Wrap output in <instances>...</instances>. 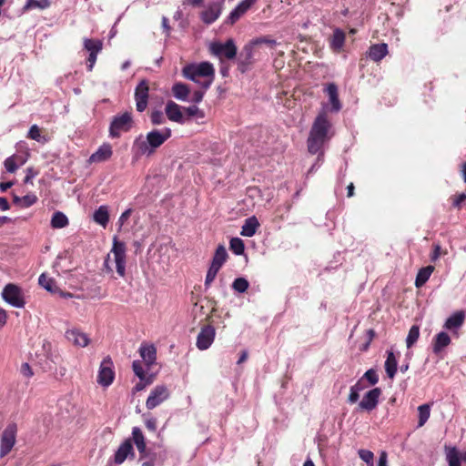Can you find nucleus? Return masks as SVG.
Masks as SVG:
<instances>
[{
  "label": "nucleus",
  "instance_id": "1",
  "mask_svg": "<svg viewBox=\"0 0 466 466\" xmlns=\"http://www.w3.org/2000/svg\"><path fill=\"white\" fill-rule=\"evenodd\" d=\"M331 124L325 112L319 113L315 118L308 137V150L310 154H319L318 161L322 159L323 145L330 138L329 136Z\"/></svg>",
  "mask_w": 466,
  "mask_h": 466
},
{
  "label": "nucleus",
  "instance_id": "2",
  "mask_svg": "<svg viewBox=\"0 0 466 466\" xmlns=\"http://www.w3.org/2000/svg\"><path fill=\"white\" fill-rule=\"evenodd\" d=\"M170 137L171 130L168 127L162 130L154 129L147 134L146 138L141 136L137 137L133 144V150L139 156H151Z\"/></svg>",
  "mask_w": 466,
  "mask_h": 466
},
{
  "label": "nucleus",
  "instance_id": "3",
  "mask_svg": "<svg viewBox=\"0 0 466 466\" xmlns=\"http://www.w3.org/2000/svg\"><path fill=\"white\" fill-rule=\"evenodd\" d=\"M183 75L200 85L205 90L208 89L215 75L213 65L209 62H202L198 65H189L183 68Z\"/></svg>",
  "mask_w": 466,
  "mask_h": 466
},
{
  "label": "nucleus",
  "instance_id": "4",
  "mask_svg": "<svg viewBox=\"0 0 466 466\" xmlns=\"http://www.w3.org/2000/svg\"><path fill=\"white\" fill-rule=\"evenodd\" d=\"M210 54L218 57L221 62L224 59L232 60L236 58L238 48L232 38L228 39L225 43L218 41L212 42L208 46Z\"/></svg>",
  "mask_w": 466,
  "mask_h": 466
},
{
  "label": "nucleus",
  "instance_id": "5",
  "mask_svg": "<svg viewBox=\"0 0 466 466\" xmlns=\"http://www.w3.org/2000/svg\"><path fill=\"white\" fill-rule=\"evenodd\" d=\"M134 125L132 114L125 112L113 117L109 127V136L111 137H119L122 133L128 132Z\"/></svg>",
  "mask_w": 466,
  "mask_h": 466
},
{
  "label": "nucleus",
  "instance_id": "6",
  "mask_svg": "<svg viewBox=\"0 0 466 466\" xmlns=\"http://www.w3.org/2000/svg\"><path fill=\"white\" fill-rule=\"evenodd\" d=\"M2 299L12 307L22 309L25 305L22 289L14 283H8L2 290Z\"/></svg>",
  "mask_w": 466,
  "mask_h": 466
},
{
  "label": "nucleus",
  "instance_id": "7",
  "mask_svg": "<svg viewBox=\"0 0 466 466\" xmlns=\"http://www.w3.org/2000/svg\"><path fill=\"white\" fill-rule=\"evenodd\" d=\"M127 248L126 244L122 241H119L116 237L113 239V247L111 249V253L114 256V260L116 263V272L120 277H125L126 275V262H127Z\"/></svg>",
  "mask_w": 466,
  "mask_h": 466
},
{
  "label": "nucleus",
  "instance_id": "8",
  "mask_svg": "<svg viewBox=\"0 0 466 466\" xmlns=\"http://www.w3.org/2000/svg\"><path fill=\"white\" fill-rule=\"evenodd\" d=\"M16 426L8 425L2 433L0 441V457L6 456L13 449L15 443Z\"/></svg>",
  "mask_w": 466,
  "mask_h": 466
},
{
  "label": "nucleus",
  "instance_id": "9",
  "mask_svg": "<svg viewBox=\"0 0 466 466\" xmlns=\"http://www.w3.org/2000/svg\"><path fill=\"white\" fill-rule=\"evenodd\" d=\"M216 337V329L212 325L201 327L197 337L196 346L199 350H206L210 348Z\"/></svg>",
  "mask_w": 466,
  "mask_h": 466
},
{
  "label": "nucleus",
  "instance_id": "10",
  "mask_svg": "<svg viewBox=\"0 0 466 466\" xmlns=\"http://www.w3.org/2000/svg\"><path fill=\"white\" fill-rule=\"evenodd\" d=\"M115 372L113 370V362L109 357L105 358L99 368L97 375V383L104 387H108L114 380Z\"/></svg>",
  "mask_w": 466,
  "mask_h": 466
},
{
  "label": "nucleus",
  "instance_id": "11",
  "mask_svg": "<svg viewBox=\"0 0 466 466\" xmlns=\"http://www.w3.org/2000/svg\"><path fill=\"white\" fill-rule=\"evenodd\" d=\"M168 389L165 385H157L151 390L146 401V406L148 410H152L160 405L163 401L168 399Z\"/></svg>",
  "mask_w": 466,
  "mask_h": 466
},
{
  "label": "nucleus",
  "instance_id": "12",
  "mask_svg": "<svg viewBox=\"0 0 466 466\" xmlns=\"http://www.w3.org/2000/svg\"><path fill=\"white\" fill-rule=\"evenodd\" d=\"M149 86L147 80H141L135 89L136 107L138 112H143L147 106Z\"/></svg>",
  "mask_w": 466,
  "mask_h": 466
},
{
  "label": "nucleus",
  "instance_id": "13",
  "mask_svg": "<svg viewBox=\"0 0 466 466\" xmlns=\"http://www.w3.org/2000/svg\"><path fill=\"white\" fill-rule=\"evenodd\" d=\"M381 395V390L380 388H374L369 390L359 403V408L363 410L371 411L373 410L378 403L380 396Z\"/></svg>",
  "mask_w": 466,
  "mask_h": 466
},
{
  "label": "nucleus",
  "instance_id": "14",
  "mask_svg": "<svg viewBox=\"0 0 466 466\" xmlns=\"http://www.w3.org/2000/svg\"><path fill=\"white\" fill-rule=\"evenodd\" d=\"M66 338L73 345L82 348L86 347L90 342V339L87 334L77 329H67L66 331Z\"/></svg>",
  "mask_w": 466,
  "mask_h": 466
},
{
  "label": "nucleus",
  "instance_id": "15",
  "mask_svg": "<svg viewBox=\"0 0 466 466\" xmlns=\"http://www.w3.org/2000/svg\"><path fill=\"white\" fill-rule=\"evenodd\" d=\"M113 155L112 147L108 143H104L100 146L97 150L93 153L89 158L88 163H102L108 160Z\"/></svg>",
  "mask_w": 466,
  "mask_h": 466
},
{
  "label": "nucleus",
  "instance_id": "16",
  "mask_svg": "<svg viewBox=\"0 0 466 466\" xmlns=\"http://www.w3.org/2000/svg\"><path fill=\"white\" fill-rule=\"evenodd\" d=\"M258 0H242L228 15V23L235 24Z\"/></svg>",
  "mask_w": 466,
  "mask_h": 466
},
{
  "label": "nucleus",
  "instance_id": "17",
  "mask_svg": "<svg viewBox=\"0 0 466 466\" xmlns=\"http://www.w3.org/2000/svg\"><path fill=\"white\" fill-rule=\"evenodd\" d=\"M222 11V3H211L206 10L201 13V19L205 24L214 23L220 15Z\"/></svg>",
  "mask_w": 466,
  "mask_h": 466
},
{
  "label": "nucleus",
  "instance_id": "18",
  "mask_svg": "<svg viewBox=\"0 0 466 466\" xmlns=\"http://www.w3.org/2000/svg\"><path fill=\"white\" fill-rule=\"evenodd\" d=\"M139 354L147 368L155 364L157 360V349L153 344H142L139 348Z\"/></svg>",
  "mask_w": 466,
  "mask_h": 466
},
{
  "label": "nucleus",
  "instance_id": "19",
  "mask_svg": "<svg viewBox=\"0 0 466 466\" xmlns=\"http://www.w3.org/2000/svg\"><path fill=\"white\" fill-rule=\"evenodd\" d=\"M128 455H134L133 445L130 440H126L117 449L114 455V462L122 464Z\"/></svg>",
  "mask_w": 466,
  "mask_h": 466
},
{
  "label": "nucleus",
  "instance_id": "20",
  "mask_svg": "<svg viewBox=\"0 0 466 466\" xmlns=\"http://www.w3.org/2000/svg\"><path fill=\"white\" fill-rule=\"evenodd\" d=\"M253 57V46L251 44H248L243 47L242 52L238 56V70L242 73L246 72L248 66L252 63Z\"/></svg>",
  "mask_w": 466,
  "mask_h": 466
},
{
  "label": "nucleus",
  "instance_id": "21",
  "mask_svg": "<svg viewBox=\"0 0 466 466\" xmlns=\"http://www.w3.org/2000/svg\"><path fill=\"white\" fill-rule=\"evenodd\" d=\"M451 338L444 331L439 332L433 339L432 351L436 355H440L442 350L451 344Z\"/></svg>",
  "mask_w": 466,
  "mask_h": 466
},
{
  "label": "nucleus",
  "instance_id": "22",
  "mask_svg": "<svg viewBox=\"0 0 466 466\" xmlns=\"http://www.w3.org/2000/svg\"><path fill=\"white\" fill-rule=\"evenodd\" d=\"M329 103L331 104L330 110L333 112H339L341 109V104L339 99L338 86L334 83H329L325 88Z\"/></svg>",
  "mask_w": 466,
  "mask_h": 466
},
{
  "label": "nucleus",
  "instance_id": "23",
  "mask_svg": "<svg viewBox=\"0 0 466 466\" xmlns=\"http://www.w3.org/2000/svg\"><path fill=\"white\" fill-rule=\"evenodd\" d=\"M133 441L140 454L141 459L147 457V445L145 437L138 427H134L132 430Z\"/></svg>",
  "mask_w": 466,
  "mask_h": 466
},
{
  "label": "nucleus",
  "instance_id": "24",
  "mask_svg": "<svg viewBox=\"0 0 466 466\" xmlns=\"http://www.w3.org/2000/svg\"><path fill=\"white\" fill-rule=\"evenodd\" d=\"M465 318L466 316L464 311H456L446 319L443 327L449 330L457 329L462 326Z\"/></svg>",
  "mask_w": 466,
  "mask_h": 466
},
{
  "label": "nucleus",
  "instance_id": "25",
  "mask_svg": "<svg viewBox=\"0 0 466 466\" xmlns=\"http://www.w3.org/2000/svg\"><path fill=\"white\" fill-rule=\"evenodd\" d=\"M166 115L169 120L183 123L184 117L180 106L173 101H168L166 105Z\"/></svg>",
  "mask_w": 466,
  "mask_h": 466
},
{
  "label": "nucleus",
  "instance_id": "26",
  "mask_svg": "<svg viewBox=\"0 0 466 466\" xmlns=\"http://www.w3.org/2000/svg\"><path fill=\"white\" fill-rule=\"evenodd\" d=\"M387 54L388 46L384 43L372 45L368 52L369 57L375 62H379L383 59Z\"/></svg>",
  "mask_w": 466,
  "mask_h": 466
},
{
  "label": "nucleus",
  "instance_id": "27",
  "mask_svg": "<svg viewBox=\"0 0 466 466\" xmlns=\"http://www.w3.org/2000/svg\"><path fill=\"white\" fill-rule=\"evenodd\" d=\"M345 38V33L341 29L336 28L329 40L330 48L335 52H339L344 46Z\"/></svg>",
  "mask_w": 466,
  "mask_h": 466
},
{
  "label": "nucleus",
  "instance_id": "28",
  "mask_svg": "<svg viewBox=\"0 0 466 466\" xmlns=\"http://www.w3.org/2000/svg\"><path fill=\"white\" fill-rule=\"evenodd\" d=\"M398 360L392 350L387 351L385 361V370L390 379H393L397 373Z\"/></svg>",
  "mask_w": 466,
  "mask_h": 466
},
{
  "label": "nucleus",
  "instance_id": "29",
  "mask_svg": "<svg viewBox=\"0 0 466 466\" xmlns=\"http://www.w3.org/2000/svg\"><path fill=\"white\" fill-rule=\"evenodd\" d=\"M259 223L256 217L247 218L241 228L240 234L244 237H252L256 234Z\"/></svg>",
  "mask_w": 466,
  "mask_h": 466
},
{
  "label": "nucleus",
  "instance_id": "30",
  "mask_svg": "<svg viewBox=\"0 0 466 466\" xmlns=\"http://www.w3.org/2000/svg\"><path fill=\"white\" fill-rule=\"evenodd\" d=\"M93 219L96 223L106 228L109 220V213L107 206H100L93 215Z\"/></svg>",
  "mask_w": 466,
  "mask_h": 466
},
{
  "label": "nucleus",
  "instance_id": "31",
  "mask_svg": "<svg viewBox=\"0 0 466 466\" xmlns=\"http://www.w3.org/2000/svg\"><path fill=\"white\" fill-rule=\"evenodd\" d=\"M433 270H434L433 266H427V267L421 268L417 274V277L415 279V286L417 288L422 287L428 281V279H430Z\"/></svg>",
  "mask_w": 466,
  "mask_h": 466
},
{
  "label": "nucleus",
  "instance_id": "32",
  "mask_svg": "<svg viewBox=\"0 0 466 466\" xmlns=\"http://www.w3.org/2000/svg\"><path fill=\"white\" fill-rule=\"evenodd\" d=\"M366 388V383L362 380H359L357 383L350 387L348 401L350 403H356L360 399V392Z\"/></svg>",
  "mask_w": 466,
  "mask_h": 466
},
{
  "label": "nucleus",
  "instance_id": "33",
  "mask_svg": "<svg viewBox=\"0 0 466 466\" xmlns=\"http://www.w3.org/2000/svg\"><path fill=\"white\" fill-rule=\"evenodd\" d=\"M172 92H173L174 96L177 99L182 100V101H187L188 98L190 89L186 84L179 82V83H176L172 86Z\"/></svg>",
  "mask_w": 466,
  "mask_h": 466
},
{
  "label": "nucleus",
  "instance_id": "34",
  "mask_svg": "<svg viewBox=\"0 0 466 466\" xmlns=\"http://www.w3.org/2000/svg\"><path fill=\"white\" fill-rule=\"evenodd\" d=\"M227 258L228 253L226 248L223 245H219L215 251V254L211 261V265L221 268L223 264L226 262Z\"/></svg>",
  "mask_w": 466,
  "mask_h": 466
},
{
  "label": "nucleus",
  "instance_id": "35",
  "mask_svg": "<svg viewBox=\"0 0 466 466\" xmlns=\"http://www.w3.org/2000/svg\"><path fill=\"white\" fill-rule=\"evenodd\" d=\"M38 283L41 287L51 293H56L59 291V289L56 285V281L46 273L39 276Z\"/></svg>",
  "mask_w": 466,
  "mask_h": 466
},
{
  "label": "nucleus",
  "instance_id": "36",
  "mask_svg": "<svg viewBox=\"0 0 466 466\" xmlns=\"http://www.w3.org/2000/svg\"><path fill=\"white\" fill-rule=\"evenodd\" d=\"M446 461L449 466H461V458L456 447H446Z\"/></svg>",
  "mask_w": 466,
  "mask_h": 466
},
{
  "label": "nucleus",
  "instance_id": "37",
  "mask_svg": "<svg viewBox=\"0 0 466 466\" xmlns=\"http://www.w3.org/2000/svg\"><path fill=\"white\" fill-rule=\"evenodd\" d=\"M68 225L67 217L60 211H56L51 218V227L53 228H63Z\"/></svg>",
  "mask_w": 466,
  "mask_h": 466
},
{
  "label": "nucleus",
  "instance_id": "38",
  "mask_svg": "<svg viewBox=\"0 0 466 466\" xmlns=\"http://www.w3.org/2000/svg\"><path fill=\"white\" fill-rule=\"evenodd\" d=\"M25 160L21 157L11 156L5 160V167L7 172L14 173L19 166L23 165Z\"/></svg>",
  "mask_w": 466,
  "mask_h": 466
},
{
  "label": "nucleus",
  "instance_id": "39",
  "mask_svg": "<svg viewBox=\"0 0 466 466\" xmlns=\"http://www.w3.org/2000/svg\"><path fill=\"white\" fill-rule=\"evenodd\" d=\"M50 6L49 0H26L25 5L23 7V11L26 12L32 9H46Z\"/></svg>",
  "mask_w": 466,
  "mask_h": 466
},
{
  "label": "nucleus",
  "instance_id": "40",
  "mask_svg": "<svg viewBox=\"0 0 466 466\" xmlns=\"http://www.w3.org/2000/svg\"><path fill=\"white\" fill-rule=\"evenodd\" d=\"M431 406L430 403H425L418 407V427H422L429 420L431 416Z\"/></svg>",
  "mask_w": 466,
  "mask_h": 466
},
{
  "label": "nucleus",
  "instance_id": "41",
  "mask_svg": "<svg viewBox=\"0 0 466 466\" xmlns=\"http://www.w3.org/2000/svg\"><path fill=\"white\" fill-rule=\"evenodd\" d=\"M86 295L91 299H101L107 296V292L99 285H92L87 288Z\"/></svg>",
  "mask_w": 466,
  "mask_h": 466
},
{
  "label": "nucleus",
  "instance_id": "42",
  "mask_svg": "<svg viewBox=\"0 0 466 466\" xmlns=\"http://www.w3.org/2000/svg\"><path fill=\"white\" fill-rule=\"evenodd\" d=\"M84 46L89 54H98L102 50L103 44L100 40L85 38Z\"/></svg>",
  "mask_w": 466,
  "mask_h": 466
},
{
  "label": "nucleus",
  "instance_id": "43",
  "mask_svg": "<svg viewBox=\"0 0 466 466\" xmlns=\"http://www.w3.org/2000/svg\"><path fill=\"white\" fill-rule=\"evenodd\" d=\"M229 248L236 255H242L244 253L245 245L241 238H232L229 242Z\"/></svg>",
  "mask_w": 466,
  "mask_h": 466
},
{
  "label": "nucleus",
  "instance_id": "44",
  "mask_svg": "<svg viewBox=\"0 0 466 466\" xmlns=\"http://www.w3.org/2000/svg\"><path fill=\"white\" fill-rule=\"evenodd\" d=\"M420 336V329L418 326L413 325L408 333L407 339H406V344L407 348H410L414 345V343L418 340Z\"/></svg>",
  "mask_w": 466,
  "mask_h": 466
},
{
  "label": "nucleus",
  "instance_id": "45",
  "mask_svg": "<svg viewBox=\"0 0 466 466\" xmlns=\"http://www.w3.org/2000/svg\"><path fill=\"white\" fill-rule=\"evenodd\" d=\"M51 344L49 342H46L43 345L44 350L46 352V357L50 360V362L54 365H56L60 361V355L57 352H52Z\"/></svg>",
  "mask_w": 466,
  "mask_h": 466
},
{
  "label": "nucleus",
  "instance_id": "46",
  "mask_svg": "<svg viewBox=\"0 0 466 466\" xmlns=\"http://www.w3.org/2000/svg\"><path fill=\"white\" fill-rule=\"evenodd\" d=\"M249 283L245 278H237L232 283V289L239 293H244L248 289Z\"/></svg>",
  "mask_w": 466,
  "mask_h": 466
},
{
  "label": "nucleus",
  "instance_id": "47",
  "mask_svg": "<svg viewBox=\"0 0 466 466\" xmlns=\"http://www.w3.org/2000/svg\"><path fill=\"white\" fill-rule=\"evenodd\" d=\"M219 269V268L210 265V267L208 269L204 283L206 289H208L211 286Z\"/></svg>",
  "mask_w": 466,
  "mask_h": 466
},
{
  "label": "nucleus",
  "instance_id": "48",
  "mask_svg": "<svg viewBox=\"0 0 466 466\" xmlns=\"http://www.w3.org/2000/svg\"><path fill=\"white\" fill-rule=\"evenodd\" d=\"M360 458L367 463L368 466H373L374 454L369 450L360 449L358 451Z\"/></svg>",
  "mask_w": 466,
  "mask_h": 466
},
{
  "label": "nucleus",
  "instance_id": "49",
  "mask_svg": "<svg viewBox=\"0 0 466 466\" xmlns=\"http://www.w3.org/2000/svg\"><path fill=\"white\" fill-rule=\"evenodd\" d=\"M364 381V380H367L370 383V385L373 386L378 383L379 377L376 371L373 369L368 370L362 378L360 379Z\"/></svg>",
  "mask_w": 466,
  "mask_h": 466
},
{
  "label": "nucleus",
  "instance_id": "50",
  "mask_svg": "<svg viewBox=\"0 0 466 466\" xmlns=\"http://www.w3.org/2000/svg\"><path fill=\"white\" fill-rule=\"evenodd\" d=\"M147 457H149V461L143 462L141 466H154V461H156L157 458L163 461L166 459V451H163L159 453L155 452L152 454L147 453Z\"/></svg>",
  "mask_w": 466,
  "mask_h": 466
},
{
  "label": "nucleus",
  "instance_id": "51",
  "mask_svg": "<svg viewBox=\"0 0 466 466\" xmlns=\"http://www.w3.org/2000/svg\"><path fill=\"white\" fill-rule=\"evenodd\" d=\"M132 369L134 373L139 378V380H145L146 374L140 360H134L132 364Z\"/></svg>",
  "mask_w": 466,
  "mask_h": 466
},
{
  "label": "nucleus",
  "instance_id": "52",
  "mask_svg": "<svg viewBox=\"0 0 466 466\" xmlns=\"http://www.w3.org/2000/svg\"><path fill=\"white\" fill-rule=\"evenodd\" d=\"M21 208H29L37 201V197L35 194H28L21 198Z\"/></svg>",
  "mask_w": 466,
  "mask_h": 466
},
{
  "label": "nucleus",
  "instance_id": "53",
  "mask_svg": "<svg viewBox=\"0 0 466 466\" xmlns=\"http://www.w3.org/2000/svg\"><path fill=\"white\" fill-rule=\"evenodd\" d=\"M151 122L154 125H161L165 122V116L161 111L155 110L150 116Z\"/></svg>",
  "mask_w": 466,
  "mask_h": 466
},
{
  "label": "nucleus",
  "instance_id": "54",
  "mask_svg": "<svg viewBox=\"0 0 466 466\" xmlns=\"http://www.w3.org/2000/svg\"><path fill=\"white\" fill-rule=\"evenodd\" d=\"M28 137L33 140L40 141V137H41L40 129L36 125H33L30 127L29 132H28Z\"/></svg>",
  "mask_w": 466,
  "mask_h": 466
},
{
  "label": "nucleus",
  "instance_id": "55",
  "mask_svg": "<svg viewBox=\"0 0 466 466\" xmlns=\"http://www.w3.org/2000/svg\"><path fill=\"white\" fill-rule=\"evenodd\" d=\"M466 200V194L461 193L458 196H455L452 201V205L454 208H461L462 203Z\"/></svg>",
  "mask_w": 466,
  "mask_h": 466
},
{
  "label": "nucleus",
  "instance_id": "56",
  "mask_svg": "<svg viewBox=\"0 0 466 466\" xmlns=\"http://www.w3.org/2000/svg\"><path fill=\"white\" fill-rule=\"evenodd\" d=\"M131 213H132V209L128 208L121 214V216L118 218L119 228H121L122 226L128 220Z\"/></svg>",
  "mask_w": 466,
  "mask_h": 466
},
{
  "label": "nucleus",
  "instance_id": "57",
  "mask_svg": "<svg viewBox=\"0 0 466 466\" xmlns=\"http://www.w3.org/2000/svg\"><path fill=\"white\" fill-rule=\"evenodd\" d=\"M20 371L23 374V376H25L26 378H30L34 375L32 368L30 367V365L28 363H23L21 366Z\"/></svg>",
  "mask_w": 466,
  "mask_h": 466
},
{
  "label": "nucleus",
  "instance_id": "58",
  "mask_svg": "<svg viewBox=\"0 0 466 466\" xmlns=\"http://www.w3.org/2000/svg\"><path fill=\"white\" fill-rule=\"evenodd\" d=\"M205 91V89L195 91L192 95L191 101L194 103L201 102L204 97Z\"/></svg>",
  "mask_w": 466,
  "mask_h": 466
},
{
  "label": "nucleus",
  "instance_id": "59",
  "mask_svg": "<svg viewBox=\"0 0 466 466\" xmlns=\"http://www.w3.org/2000/svg\"><path fill=\"white\" fill-rule=\"evenodd\" d=\"M146 427L151 431H155L157 430V420L153 417L147 418L145 421Z\"/></svg>",
  "mask_w": 466,
  "mask_h": 466
},
{
  "label": "nucleus",
  "instance_id": "60",
  "mask_svg": "<svg viewBox=\"0 0 466 466\" xmlns=\"http://www.w3.org/2000/svg\"><path fill=\"white\" fill-rule=\"evenodd\" d=\"M152 381L149 379H145V380H141L136 384L134 387V391L143 390L147 385H149Z\"/></svg>",
  "mask_w": 466,
  "mask_h": 466
},
{
  "label": "nucleus",
  "instance_id": "61",
  "mask_svg": "<svg viewBox=\"0 0 466 466\" xmlns=\"http://www.w3.org/2000/svg\"><path fill=\"white\" fill-rule=\"evenodd\" d=\"M441 256V246L440 244H433V251L431 255V260L436 261Z\"/></svg>",
  "mask_w": 466,
  "mask_h": 466
},
{
  "label": "nucleus",
  "instance_id": "62",
  "mask_svg": "<svg viewBox=\"0 0 466 466\" xmlns=\"http://www.w3.org/2000/svg\"><path fill=\"white\" fill-rule=\"evenodd\" d=\"M96 56L97 54H89V56L87 58V69L88 71H92L94 65L96 61Z\"/></svg>",
  "mask_w": 466,
  "mask_h": 466
},
{
  "label": "nucleus",
  "instance_id": "63",
  "mask_svg": "<svg viewBox=\"0 0 466 466\" xmlns=\"http://www.w3.org/2000/svg\"><path fill=\"white\" fill-rule=\"evenodd\" d=\"M7 320V314L4 309L0 308V329L5 325Z\"/></svg>",
  "mask_w": 466,
  "mask_h": 466
},
{
  "label": "nucleus",
  "instance_id": "64",
  "mask_svg": "<svg viewBox=\"0 0 466 466\" xmlns=\"http://www.w3.org/2000/svg\"><path fill=\"white\" fill-rule=\"evenodd\" d=\"M387 452L381 451L379 458L378 466H387Z\"/></svg>",
  "mask_w": 466,
  "mask_h": 466
}]
</instances>
